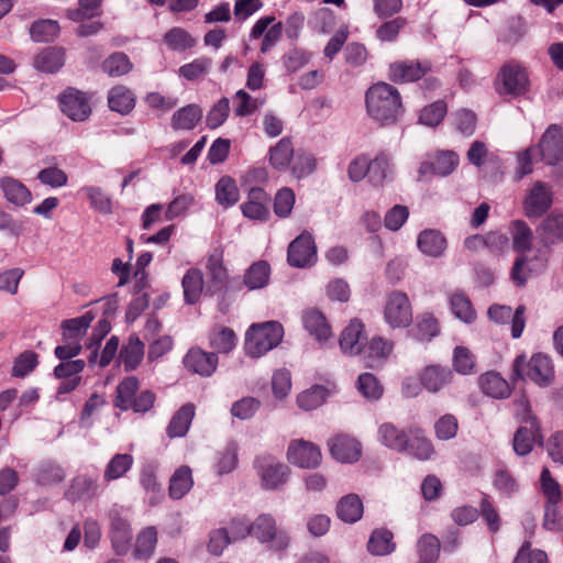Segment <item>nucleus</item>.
<instances>
[{
	"instance_id": "dca6fc26",
	"label": "nucleus",
	"mask_w": 563,
	"mask_h": 563,
	"mask_svg": "<svg viewBox=\"0 0 563 563\" xmlns=\"http://www.w3.org/2000/svg\"><path fill=\"white\" fill-rule=\"evenodd\" d=\"M525 311V306H519L512 313L509 306L493 305L488 309V317L492 321L501 324L507 323L511 319V335L514 339H518L521 336L526 325Z\"/></svg>"
},
{
	"instance_id": "ea45409f",
	"label": "nucleus",
	"mask_w": 563,
	"mask_h": 563,
	"mask_svg": "<svg viewBox=\"0 0 563 563\" xmlns=\"http://www.w3.org/2000/svg\"><path fill=\"white\" fill-rule=\"evenodd\" d=\"M453 378L451 369L446 366L430 365L424 367V389L437 393L449 385Z\"/></svg>"
},
{
	"instance_id": "a19ab883",
	"label": "nucleus",
	"mask_w": 563,
	"mask_h": 563,
	"mask_svg": "<svg viewBox=\"0 0 563 563\" xmlns=\"http://www.w3.org/2000/svg\"><path fill=\"white\" fill-rule=\"evenodd\" d=\"M271 276V266L266 261L253 263L244 274V285L250 290L262 289L268 282Z\"/></svg>"
},
{
	"instance_id": "39448f33",
	"label": "nucleus",
	"mask_w": 563,
	"mask_h": 563,
	"mask_svg": "<svg viewBox=\"0 0 563 563\" xmlns=\"http://www.w3.org/2000/svg\"><path fill=\"white\" fill-rule=\"evenodd\" d=\"M140 382L135 376L125 377L117 386L114 406L123 411L133 410L136 413L150 411L155 402V394L145 389L137 394Z\"/></svg>"
},
{
	"instance_id": "e2e57ef3",
	"label": "nucleus",
	"mask_w": 563,
	"mask_h": 563,
	"mask_svg": "<svg viewBox=\"0 0 563 563\" xmlns=\"http://www.w3.org/2000/svg\"><path fill=\"white\" fill-rule=\"evenodd\" d=\"M454 369L463 375L472 374L475 367V358L472 352L464 346H456L453 355Z\"/></svg>"
},
{
	"instance_id": "774afa93",
	"label": "nucleus",
	"mask_w": 563,
	"mask_h": 563,
	"mask_svg": "<svg viewBox=\"0 0 563 563\" xmlns=\"http://www.w3.org/2000/svg\"><path fill=\"white\" fill-rule=\"evenodd\" d=\"M512 563H548L545 552L541 550H531V543L526 541L520 547Z\"/></svg>"
},
{
	"instance_id": "cd10ccee",
	"label": "nucleus",
	"mask_w": 563,
	"mask_h": 563,
	"mask_svg": "<svg viewBox=\"0 0 563 563\" xmlns=\"http://www.w3.org/2000/svg\"><path fill=\"white\" fill-rule=\"evenodd\" d=\"M295 155L291 139L285 136L280 139L275 146L268 151L269 164L278 172H285L289 168L291 159Z\"/></svg>"
},
{
	"instance_id": "72a5a7b5",
	"label": "nucleus",
	"mask_w": 563,
	"mask_h": 563,
	"mask_svg": "<svg viewBox=\"0 0 563 563\" xmlns=\"http://www.w3.org/2000/svg\"><path fill=\"white\" fill-rule=\"evenodd\" d=\"M92 320L93 316L90 311L81 317L64 320L62 322L63 342L73 341L80 343Z\"/></svg>"
},
{
	"instance_id": "7ed1b4c3",
	"label": "nucleus",
	"mask_w": 563,
	"mask_h": 563,
	"mask_svg": "<svg viewBox=\"0 0 563 563\" xmlns=\"http://www.w3.org/2000/svg\"><path fill=\"white\" fill-rule=\"evenodd\" d=\"M419 429H409L408 432L399 430L390 422L378 428V440L385 446L420 460L422 456V439Z\"/></svg>"
},
{
	"instance_id": "aec40b11",
	"label": "nucleus",
	"mask_w": 563,
	"mask_h": 563,
	"mask_svg": "<svg viewBox=\"0 0 563 563\" xmlns=\"http://www.w3.org/2000/svg\"><path fill=\"white\" fill-rule=\"evenodd\" d=\"M110 538L118 555H124L130 551L132 541L130 523L118 514L111 515Z\"/></svg>"
},
{
	"instance_id": "a878e982",
	"label": "nucleus",
	"mask_w": 563,
	"mask_h": 563,
	"mask_svg": "<svg viewBox=\"0 0 563 563\" xmlns=\"http://www.w3.org/2000/svg\"><path fill=\"white\" fill-rule=\"evenodd\" d=\"M65 64V49L59 46H48L34 58V67L46 74L57 73Z\"/></svg>"
},
{
	"instance_id": "4be33fe9",
	"label": "nucleus",
	"mask_w": 563,
	"mask_h": 563,
	"mask_svg": "<svg viewBox=\"0 0 563 563\" xmlns=\"http://www.w3.org/2000/svg\"><path fill=\"white\" fill-rule=\"evenodd\" d=\"M331 455L340 462L351 463L358 460L361 444L349 435H336L328 442Z\"/></svg>"
},
{
	"instance_id": "603ef678",
	"label": "nucleus",
	"mask_w": 563,
	"mask_h": 563,
	"mask_svg": "<svg viewBox=\"0 0 563 563\" xmlns=\"http://www.w3.org/2000/svg\"><path fill=\"white\" fill-rule=\"evenodd\" d=\"M93 92L81 91L75 87H67L57 96L58 106H89L96 102Z\"/></svg>"
},
{
	"instance_id": "5fc2aeb1",
	"label": "nucleus",
	"mask_w": 563,
	"mask_h": 563,
	"mask_svg": "<svg viewBox=\"0 0 563 563\" xmlns=\"http://www.w3.org/2000/svg\"><path fill=\"white\" fill-rule=\"evenodd\" d=\"M37 364L38 355L34 351H24L15 357L11 375L23 378L32 373Z\"/></svg>"
},
{
	"instance_id": "4468645a",
	"label": "nucleus",
	"mask_w": 563,
	"mask_h": 563,
	"mask_svg": "<svg viewBox=\"0 0 563 563\" xmlns=\"http://www.w3.org/2000/svg\"><path fill=\"white\" fill-rule=\"evenodd\" d=\"M288 461L302 468H314L321 462L320 449L312 442L295 440L287 451Z\"/></svg>"
},
{
	"instance_id": "5701e85b",
	"label": "nucleus",
	"mask_w": 563,
	"mask_h": 563,
	"mask_svg": "<svg viewBox=\"0 0 563 563\" xmlns=\"http://www.w3.org/2000/svg\"><path fill=\"white\" fill-rule=\"evenodd\" d=\"M364 339V324L358 319H353L346 325L340 336L339 344L343 353L357 355L362 351Z\"/></svg>"
},
{
	"instance_id": "f03ea898",
	"label": "nucleus",
	"mask_w": 563,
	"mask_h": 563,
	"mask_svg": "<svg viewBox=\"0 0 563 563\" xmlns=\"http://www.w3.org/2000/svg\"><path fill=\"white\" fill-rule=\"evenodd\" d=\"M512 379H530L541 387L551 385L554 380V369L551 358L545 354H534L529 361L526 355H518L512 364Z\"/></svg>"
},
{
	"instance_id": "58836bf2",
	"label": "nucleus",
	"mask_w": 563,
	"mask_h": 563,
	"mask_svg": "<svg viewBox=\"0 0 563 563\" xmlns=\"http://www.w3.org/2000/svg\"><path fill=\"white\" fill-rule=\"evenodd\" d=\"M459 165V156L453 151H440L428 161V170L437 176L450 175Z\"/></svg>"
},
{
	"instance_id": "338daca9",
	"label": "nucleus",
	"mask_w": 563,
	"mask_h": 563,
	"mask_svg": "<svg viewBox=\"0 0 563 563\" xmlns=\"http://www.w3.org/2000/svg\"><path fill=\"white\" fill-rule=\"evenodd\" d=\"M409 209L402 205H395L389 209L384 218V225L390 231H398L407 221Z\"/></svg>"
},
{
	"instance_id": "f257e3e1",
	"label": "nucleus",
	"mask_w": 563,
	"mask_h": 563,
	"mask_svg": "<svg viewBox=\"0 0 563 563\" xmlns=\"http://www.w3.org/2000/svg\"><path fill=\"white\" fill-rule=\"evenodd\" d=\"M284 336V328L277 321L252 324L245 333L246 355L258 358L276 347Z\"/></svg>"
},
{
	"instance_id": "ddd939ff",
	"label": "nucleus",
	"mask_w": 563,
	"mask_h": 563,
	"mask_svg": "<svg viewBox=\"0 0 563 563\" xmlns=\"http://www.w3.org/2000/svg\"><path fill=\"white\" fill-rule=\"evenodd\" d=\"M183 363L188 372L201 377H210L217 369L219 357L217 353L191 347L184 356Z\"/></svg>"
},
{
	"instance_id": "8fccbe9b",
	"label": "nucleus",
	"mask_w": 563,
	"mask_h": 563,
	"mask_svg": "<svg viewBox=\"0 0 563 563\" xmlns=\"http://www.w3.org/2000/svg\"><path fill=\"white\" fill-rule=\"evenodd\" d=\"M451 310L456 318L465 323H472L476 319V312L468 297L463 292H455L451 297Z\"/></svg>"
},
{
	"instance_id": "052dcab7",
	"label": "nucleus",
	"mask_w": 563,
	"mask_h": 563,
	"mask_svg": "<svg viewBox=\"0 0 563 563\" xmlns=\"http://www.w3.org/2000/svg\"><path fill=\"white\" fill-rule=\"evenodd\" d=\"M86 192L87 197L90 200V205L93 209L98 210L101 213L108 214L112 212V201L109 196H107L101 188L88 186L82 188Z\"/></svg>"
},
{
	"instance_id": "680f3d73",
	"label": "nucleus",
	"mask_w": 563,
	"mask_h": 563,
	"mask_svg": "<svg viewBox=\"0 0 563 563\" xmlns=\"http://www.w3.org/2000/svg\"><path fill=\"white\" fill-rule=\"evenodd\" d=\"M261 402L254 397H243L242 399L233 402L231 413L240 420L251 419L260 409Z\"/></svg>"
},
{
	"instance_id": "f3484780",
	"label": "nucleus",
	"mask_w": 563,
	"mask_h": 563,
	"mask_svg": "<svg viewBox=\"0 0 563 563\" xmlns=\"http://www.w3.org/2000/svg\"><path fill=\"white\" fill-rule=\"evenodd\" d=\"M395 178V165L389 154L378 153L368 158V183L374 187H384Z\"/></svg>"
},
{
	"instance_id": "bf43d9fd",
	"label": "nucleus",
	"mask_w": 563,
	"mask_h": 563,
	"mask_svg": "<svg viewBox=\"0 0 563 563\" xmlns=\"http://www.w3.org/2000/svg\"><path fill=\"white\" fill-rule=\"evenodd\" d=\"M295 205V194L290 188L279 189L274 199V212L279 218H287Z\"/></svg>"
},
{
	"instance_id": "393cba45",
	"label": "nucleus",
	"mask_w": 563,
	"mask_h": 563,
	"mask_svg": "<svg viewBox=\"0 0 563 563\" xmlns=\"http://www.w3.org/2000/svg\"><path fill=\"white\" fill-rule=\"evenodd\" d=\"M388 78L395 84L418 81L422 78V62H394L389 65Z\"/></svg>"
},
{
	"instance_id": "bb28decb",
	"label": "nucleus",
	"mask_w": 563,
	"mask_h": 563,
	"mask_svg": "<svg viewBox=\"0 0 563 563\" xmlns=\"http://www.w3.org/2000/svg\"><path fill=\"white\" fill-rule=\"evenodd\" d=\"M195 405L187 402L181 406L172 417L167 428L166 434L168 438H183L188 433L192 419L195 417Z\"/></svg>"
},
{
	"instance_id": "13d9d810",
	"label": "nucleus",
	"mask_w": 563,
	"mask_h": 563,
	"mask_svg": "<svg viewBox=\"0 0 563 563\" xmlns=\"http://www.w3.org/2000/svg\"><path fill=\"white\" fill-rule=\"evenodd\" d=\"M210 346L220 353H230L236 345V335L230 328H222L210 334Z\"/></svg>"
},
{
	"instance_id": "9b49d317",
	"label": "nucleus",
	"mask_w": 563,
	"mask_h": 563,
	"mask_svg": "<svg viewBox=\"0 0 563 563\" xmlns=\"http://www.w3.org/2000/svg\"><path fill=\"white\" fill-rule=\"evenodd\" d=\"M251 534L261 542H271L275 550H284L289 544V537L285 531H277L275 520L269 515H261L251 525Z\"/></svg>"
},
{
	"instance_id": "e433bc0d",
	"label": "nucleus",
	"mask_w": 563,
	"mask_h": 563,
	"mask_svg": "<svg viewBox=\"0 0 563 563\" xmlns=\"http://www.w3.org/2000/svg\"><path fill=\"white\" fill-rule=\"evenodd\" d=\"M60 26L56 20L40 19L30 26V36L36 43H52L57 38Z\"/></svg>"
},
{
	"instance_id": "7c9ffc66",
	"label": "nucleus",
	"mask_w": 563,
	"mask_h": 563,
	"mask_svg": "<svg viewBox=\"0 0 563 563\" xmlns=\"http://www.w3.org/2000/svg\"><path fill=\"white\" fill-rule=\"evenodd\" d=\"M396 549L394 534L390 530L375 529L368 539L367 550L372 555L384 556L393 553Z\"/></svg>"
},
{
	"instance_id": "6e6552de",
	"label": "nucleus",
	"mask_w": 563,
	"mask_h": 563,
	"mask_svg": "<svg viewBox=\"0 0 563 563\" xmlns=\"http://www.w3.org/2000/svg\"><path fill=\"white\" fill-rule=\"evenodd\" d=\"M317 258V246L308 231H303L290 242L287 250V262L290 266L308 268L316 264Z\"/></svg>"
},
{
	"instance_id": "79ce46f5",
	"label": "nucleus",
	"mask_w": 563,
	"mask_h": 563,
	"mask_svg": "<svg viewBox=\"0 0 563 563\" xmlns=\"http://www.w3.org/2000/svg\"><path fill=\"white\" fill-rule=\"evenodd\" d=\"M133 456L128 453H117L106 465L103 472V482L110 483L112 481L123 477L133 465Z\"/></svg>"
},
{
	"instance_id": "20e7f679",
	"label": "nucleus",
	"mask_w": 563,
	"mask_h": 563,
	"mask_svg": "<svg viewBox=\"0 0 563 563\" xmlns=\"http://www.w3.org/2000/svg\"><path fill=\"white\" fill-rule=\"evenodd\" d=\"M511 236L514 249L522 254L515 261L510 277L516 285L523 286L533 271V267L529 265V257L525 254L531 249L533 233L525 221L517 220L512 222Z\"/></svg>"
},
{
	"instance_id": "2eb2a0df",
	"label": "nucleus",
	"mask_w": 563,
	"mask_h": 563,
	"mask_svg": "<svg viewBox=\"0 0 563 563\" xmlns=\"http://www.w3.org/2000/svg\"><path fill=\"white\" fill-rule=\"evenodd\" d=\"M551 188L542 183L537 181L527 195L523 208L527 217H541L552 205Z\"/></svg>"
},
{
	"instance_id": "9d476101",
	"label": "nucleus",
	"mask_w": 563,
	"mask_h": 563,
	"mask_svg": "<svg viewBox=\"0 0 563 563\" xmlns=\"http://www.w3.org/2000/svg\"><path fill=\"white\" fill-rule=\"evenodd\" d=\"M384 317L391 328H406L412 321V311L406 294L394 291L387 297Z\"/></svg>"
},
{
	"instance_id": "6ab92c4d",
	"label": "nucleus",
	"mask_w": 563,
	"mask_h": 563,
	"mask_svg": "<svg viewBox=\"0 0 563 563\" xmlns=\"http://www.w3.org/2000/svg\"><path fill=\"white\" fill-rule=\"evenodd\" d=\"M365 106H402L401 96L393 85L379 81L367 89Z\"/></svg>"
},
{
	"instance_id": "f8f14e48",
	"label": "nucleus",
	"mask_w": 563,
	"mask_h": 563,
	"mask_svg": "<svg viewBox=\"0 0 563 563\" xmlns=\"http://www.w3.org/2000/svg\"><path fill=\"white\" fill-rule=\"evenodd\" d=\"M541 161L554 165L563 159V130L556 124L550 125L538 145Z\"/></svg>"
},
{
	"instance_id": "864d4df0",
	"label": "nucleus",
	"mask_w": 563,
	"mask_h": 563,
	"mask_svg": "<svg viewBox=\"0 0 563 563\" xmlns=\"http://www.w3.org/2000/svg\"><path fill=\"white\" fill-rule=\"evenodd\" d=\"M448 249V241L438 230H424V255L441 257Z\"/></svg>"
},
{
	"instance_id": "c85d7f7f",
	"label": "nucleus",
	"mask_w": 563,
	"mask_h": 563,
	"mask_svg": "<svg viewBox=\"0 0 563 563\" xmlns=\"http://www.w3.org/2000/svg\"><path fill=\"white\" fill-rule=\"evenodd\" d=\"M538 234L544 245H553L563 242V214L548 216L538 228Z\"/></svg>"
},
{
	"instance_id": "0eeeda50",
	"label": "nucleus",
	"mask_w": 563,
	"mask_h": 563,
	"mask_svg": "<svg viewBox=\"0 0 563 563\" xmlns=\"http://www.w3.org/2000/svg\"><path fill=\"white\" fill-rule=\"evenodd\" d=\"M106 488L98 473H82L75 476L65 492V498L71 503L90 501L100 496Z\"/></svg>"
},
{
	"instance_id": "1a4fd4ad",
	"label": "nucleus",
	"mask_w": 563,
	"mask_h": 563,
	"mask_svg": "<svg viewBox=\"0 0 563 563\" xmlns=\"http://www.w3.org/2000/svg\"><path fill=\"white\" fill-rule=\"evenodd\" d=\"M255 467L261 477L262 486L266 489H275L283 485L289 474L288 466L272 455L257 456Z\"/></svg>"
},
{
	"instance_id": "c756f323",
	"label": "nucleus",
	"mask_w": 563,
	"mask_h": 563,
	"mask_svg": "<svg viewBox=\"0 0 563 563\" xmlns=\"http://www.w3.org/2000/svg\"><path fill=\"white\" fill-rule=\"evenodd\" d=\"M303 327L319 342H325L332 334L325 317L318 310H308L302 316Z\"/></svg>"
},
{
	"instance_id": "a211bd4d",
	"label": "nucleus",
	"mask_w": 563,
	"mask_h": 563,
	"mask_svg": "<svg viewBox=\"0 0 563 563\" xmlns=\"http://www.w3.org/2000/svg\"><path fill=\"white\" fill-rule=\"evenodd\" d=\"M207 275L209 277V285L207 292H221L227 289L229 274L223 265V256L221 252H213L207 260Z\"/></svg>"
},
{
	"instance_id": "f704fd0d",
	"label": "nucleus",
	"mask_w": 563,
	"mask_h": 563,
	"mask_svg": "<svg viewBox=\"0 0 563 563\" xmlns=\"http://www.w3.org/2000/svg\"><path fill=\"white\" fill-rule=\"evenodd\" d=\"M181 286L184 300L187 305H195L203 290V276L200 269L189 268L183 277Z\"/></svg>"
},
{
	"instance_id": "c03bdc74",
	"label": "nucleus",
	"mask_w": 563,
	"mask_h": 563,
	"mask_svg": "<svg viewBox=\"0 0 563 563\" xmlns=\"http://www.w3.org/2000/svg\"><path fill=\"white\" fill-rule=\"evenodd\" d=\"M194 481L189 466H180L169 481V496L173 499L183 498L192 487Z\"/></svg>"
},
{
	"instance_id": "3c124183",
	"label": "nucleus",
	"mask_w": 563,
	"mask_h": 563,
	"mask_svg": "<svg viewBox=\"0 0 563 563\" xmlns=\"http://www.w3.org/2000/svg\"><path fill=\"white\" fill-rule=\"evenodd\" d=\"M201 117L200 108H179L172 118V126L175 130H191Z\"/></svg>"
},
{
	"instance_id": "b1692460",
	"label": "nucleus",
	"mask_w": 563,
	"mask_h": 563,
	"mask_svg": "<svg viewBox=\"0 0 563 563\" xmlns=\"http://www.w3.org/2000/svg\"><path fill=\"white\" fill-rule=\"evenodd\" d=\"M0 188L5 200L15 207H24L32 201V194L19 179L10 176L0 178Z\"/></svg>"
},
{
	"instance_id": "c9c22d12",
	"label": "nucleus",
	"mask_w": 563,
	"mask_h": 563,
	"mask_svg": "<svg viewBox=\"0 0 563 563\" xmlns=\"http://www.w3.org/2000/svg\"><path fill=\"white\" fill-rule=\"evenodd\" d=\"M542 438L540 428L537 431L529 424L519 427L512 440L514 451L518 455H527L532 451L534 442L539 441L541 443Z\"/></svg>"
},
{
	"instance_id": "412c9836",
	"label": "nucleus",
	"mask_w": 563,
	"mask_h": 563,
	"mask_svg": "<svg viewBox=\"0 0 563 563\" xmlns=\"http://www.w3.org/2000/svg\"><path fill=\"white\" fill-rule=\"evenodd\" d=\"M394 344L391 341L385 340L380 336H374L367 345L362 346L360 354L363 355L365 365L369 368L382 366L389 354L391 353Z\"/></svg>"
},
{
	"instance_id": "2f4dec72",
	"label": "nucleus",
	"mask_w": 563,
	"mask_h": 563,
	"mask_svg": "<svg viewBox=\"0 0 563 563\" xmlns=\"http://www.w3.org/2000/svg\"><path fill=\"white\" fill-rule=\"evenodd\" d=\"M479 387L485 395L492 398L503 399L510 395L508 382L495 372H487L481 375Z\"/></svg>"
},
{
	"instance_id": "de8ad7c7",
	"label": "nucleus",
	"mask_w": 563,
	"mask_h": 563,
	"mask_svg": "<svg viewBox=\"0 0 563 563\" xmlns=\"http://www.w3.org/2000/svg\"><path fill=\"white\" fill-rule=\"evenodd\" d=\"M164 43L169 49L175 52H185L196 45V40L181 27H172L164 35Z\"/></svg>"
},
{
	"instance_id": "423d86ee",
	"label": "nucleus",
	"mask_w": 563,
	"mask_h": 563,
	"mask_svg": "<svg viewBox=\"0 0 563 563\" xmlns=\"http://www.w3.org/2000/svg\"><path fill=\"white\" fill-rule=\"evenodd\" d=\"M495 89L500 96L519 97L525 95L529 89L527 69L515 60L507 62L496 76Z\"/></svg>"
},
{
	"instance_id": "a18cd8bd",
	"label": "nucleus",
	"mask_w": 563,
	"mask_h": 563,
	"mask_svg": "<svg viewBox=\"0 0 563 563\" xmlns=\"http://www.w3.org/2000/svg\"><path fill=\"white\" fill-rule=\"evenodd\" d=\"M157 543V530L150 526L144 528L136 537L134 556L140 560H146L154 553Z\"/></svg>"
},
{
	"instance_id": "6e6d98bb",
	"label": "nucleus",
	"mask_w": 563,
	"mask_h": 563,
	"mask_svg": "<svg viewBox=\"0 0 563 563\" xmlns=\"http://www.w3.org/2000/svg\"><path fill=\"white\" fill-rule=\"evenodd\" d=\"M327 389L323 386L316 385L308 390L302 391L297 397L298 406L303 410H312L323 404L327 397Z\"/></svg>"
},
{
	"instance_id": "49530a36",
	"label": "nucleus",
	"mask_w": 563,
	"mask_h": 563,
	"mask_svg": "<svg viewBox=\"0 0 563 563\" xmlns=\"http://www.w3.org/2000/svg\"><path fill=\"white\" fill-rule=\"evenodd\" d=\"M317 167V162L314 156L305 151V150H298L295 152V155L290 163V170L291 174L297 178L301 179L314 172Z\"/></svg>"
},
{
	"instance_id": "37998d69",
	"label": "nucleus",
	"mask_w": 563,
	"mask_h": 563,
	"mask_svg": "<svg viewBox=\"0 0 563 563\" xmlns=\"http://www.w3.org/2000/svg\"><path fill=\"white\" fill-rule=\"evenodd\" d=\"M239 188L233 178L221 177L216 185V200L223 208L234 206L239 201Z\"/></svg>"
},
{
	"instance_id": "4c0bfd02",
	"label": "nucleus",
	"mask_w": 563,
	"mask_h": 563,
	"mask_svg": "<svg viewBox=\"0 0 563 563\" xmlns=\"http://www.w3.org/2000/svg\"><path fill=\"white\" fill-rule=\"evenodd\" d=\"M338 517L349 523H354L363 515V503L355 494H349L340 499L336 505Z\"/></svg>"
},
{
	"instance_id": "09e8293b",
	"label": "nucleus",
	"mask_w": 563,
	"mask_h": 563,
	"mask_svg": "<svg viewBox=\"0 0 563 563\" xmlns=\"http://www.w3.org/2000/svg\"><path fill=\"white\" fill-rule=\"evenodd\" d=\"M133 64L123 52H114L102 63V69L111 77H120L131 71Z\"/></svg>"
},
{
	"instance_id": "69168bd1",
	"label": "nucleus",
	"mask_w": 563,
	"mask_h": 563,
	"mask_svg": "<svg viewBox=\"0 0 563 563\" xmlns=\"http://www.w3.org/2000/svg\"><path fill=\"white\" fill-rule=\"evenodd\" d=\"M65 478L64 470L55 464H43L36 474V481L41 485H53L63 482Z\"/></svg>"
},
{
	"instance_id": "4d7b16f0",
	"label": "nucleus",
	"mask_w": 563,
	"mask_h": 563,
	"mask_svg": "<svg viewBox=\"0 0 563 563\" xmlns=\"http://www.w3.org/2000/svg\"><path fill=\"white\" fill-rule=\"evenodd\" d=\"M358 391L368 400H378L384 388L372 373H363L357 378Z\"/></svg>"
},
{
	"instance_id": "473e14b6",
	"label": "nucleus",
	"mask_w": 563,
	"mask_h": 563,
	"mask_svg": "<svg viewBox=\"0 0 563 563\" xmlns=\"http://www.w3.org/2000/svg\"><path fill=\"white\" fill-rule=\"evenodd\" d=\"M144 356V343L137 335H131L128 343L120 351V362L125 372L134 371Z\"/></svg>"
},
{
	"instance_id": "0e129e2a",
	"label": "nucleus",
	"mask_w": 563,
	"mask_h": 563,
	"mask_svg": "<svg viewBox=\"0 0 563 563\" xmlns=\"http://www.w3.org/2000/svg\"><path fill=\"white\" fill-rule=\"evenodd\" d=\"M561 503H545L543 527L549 531H560L563 529V512Z\"/></svg>"
}]
</instances>
